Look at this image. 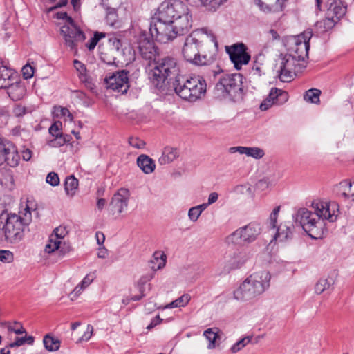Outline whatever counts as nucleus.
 I'll use <instances>...</instances> for the list:
<instances>
[{"instance_id":"obj_56","label":"nucleus","mask_w":354,"mask_h":354,"mask_svg":"<svg viewBox=\"0 0 354 354\" xmlns=\"http://www.w3.org/2000/svg\"><path fill=\"white\" fill-rule=\"evenodd\" d=\"M24 344H26L25 337H17L15 339V342L9 344L7 347L8 348H15V347L21 346L24 345Z\"/></svg>"},{"instance_id":"obj_50","label":"nucleus","mask_w":354,"mask_h":354,"mask_svg":"<svg viewBox=\"0 0 354 354\" xmlns=\"http://www.w3.org/2000/svg\"><path fill=\"white\" fill-rule=\"evenodd\" d=\"M62 126L61 122H54L49 128V133L53 137L59 136L62 133L60 131V127Z\"/></svg>"},{"instance_id":"obj_33","label":"nucleus","mask_w":354,"mask_h":354,"mask_svg":"<svg viewBox=\"0 0 354 354\" xmlns=\"http://www.w3.org/2000/svg\"><path fill=\"white\" fill-rule=\"evenodd\" d=\"M218 329L217 328H208L204 331L203 335L209 341V344L207 345L208 349H213L215 348V342L218 337Z\"/></svg>"},{"instance_id":"obj_41","label":"nucleus","mask_w":354,"mask_h":354,"mask_svg":"<svg viewBox=\"0 0 354 354\" xmlns=\"http://www.w3.org/2000/svg\"><path fill=\"white\" fill-rule=\"evenodd\" d=\"M54 113L57 117H67L70 121H73V116L69 110L66 107L60 106L54 107Z\"/></svg>"},{"instance_id":"obj_49","label":"nucleus","mask_w":354,"mask_h":354,"mask_svg":"<svg viewBox=\"0 0 354 354\" xmlns=\"http://www.w3.org/2000/svg\"><path fill=\"white\" fill-rule=\"evenodd\" d=\"M106 19L109 22H115L117 20V13L115 8L107 6Z\"/></svg>"},{"instance_id":"obj_26","label":"nucleus","mask_w":354,"mask_h":354,"mask_svg":"<svg viewBox=\"0 0 354 354\" xmlns=\"http://www.w3.org/2000/svg\"><path fill=\"white\" fill-rule=\"evenodd\" d=\"M179 156L178 151L176 148L171 147H165L162 152L161 156L158 159L160 165H167L172 162Z\"/></svg>"},{"instance_id":"obj_3","label":"nucleus","mask_w":354,"mask_h":354,"mask_svg":"<svg viewBox=\"0 0 354 354\" xmlns=\"http://www.w3.org/2000/svg\"><path fill=\"white\" fill-rule=\"evenodd\" d=\"M149 66L152 68L148 71L149 79L153 86L158 90L163 91L166 86V82L180 75L176 59L169 56L155 59Z\"/></svg>"},{"instance_id":"obj_46","label":"nucleus","mask_w":354,"mask_h":354,"mask_svg":"<svg viewBox=\"0 0 354 354\" xmlns=\"http://www.w3.org/2000/svg\"><path fill=\"white\" fill-rule=\"evenodd\" d=\"M54 138L48 141V145L52 147H59L66 144L65 138H62L61 136H53Z\"/></svg>"},{"instance_id":"obj_19","label":"nucleus","mask_w":354,"mask_h":354,"mask_svg":"<svg viewBox=\"0 0 354 354\" xmlns=\"http://www.w3.org/2000/svg\"><path fill=\"white\" fill-rule=\"evenodd\" d=\"M288 100V94L286 91L277 88H272L268 96L261 103L260 109L266 111L272 105H282Z\"/></svg>"},{"instance_id":"obj_39","label":"nucleus","mask_w":354,"mask_h":354,"mask_svg":"<svg viewBox=\"0 0 354 354\" xmlns=\"http://www.w3.org/2000/svg\"><path fill=\"white\" fill-rule=\"evenodd\" d=\"M247 260V256L245 252H239L234 253L233 261L232 263V269H236L243 265Z\"/></svg>"},{"instance_id":"obj_35","label":"nucleus","mask_w":354,"mask_h":354,"mask_svg":"<svg viewBox=\"0 0 354 354\" xmlns=\"http://www.w3.org/2000/svg\"><path fill=\"white\" fill-rule=\"evenodd\" d=\"M334 283L332 277L320 279L315 286V291L317 294H322L324 290L328 289Z\"/></svg>"},{"instance_id":"obj_2","label":"nucleus","mask_w":354,"mask_h":354,"mask_svg":"<svg viewBox=\"0 0 354 354\" xmlns=\"http://www.w3.org/2000/svg\"><path fill=\"white\" fill-rule=\"evenodd\" d=\"M337 207V204L335 202H313L314 212L306 208H301L293 216V219L312 239H321L325 229L324 219L331 222L335 221L337 217L335 214Z\"/></svg>"},{"instance_id":"obj_31","label":"nucleus","mask_w":354,"mask_h":354,"mask_svg":"<svg viewBox=\"0 0 354 354\" xmlns=\"http://www.w3.org/2000/svg\"><path fill=\"white\" fill-rule=\"evenodd\" d=\"M43 344L45 348L48 351H57L60 347V341L49 334H47L44 337Z\"/></svg>"},{"instance_id":"obj_55","label":"nucleus","mask_w":354,"mask_h":354,"mask_svg":"<svg viewBox=\"0 0 354 354\" xmlns=\"http://www.w3.org/2000/svg\"><path fill=\"white\" fill-rule=\"evenodd\" d=\"M15 325H19V328H15L12 326H8V329L10 332H14L17 335H21L23 333H26V330L23 328L20 323L15 322Z\"/></svg>"},{"instance_id":"obj_1","label":"nucleus","mask_w":354,"mask_h":354,"mask_svg":"<svg viewBox=\"0 0 354 354\" xmlns=\"http://www.w3.org/2000/svg\"><path fill=\"white\" fill-rule=\"evenodd\" d=\"M218 51V42L211 31L205 28L193 31L185 40L182 55L185 60L196 66H211L207 77H216L223 73L218 64H214Z\"/></svg>"},{"instance_id":"obj_8","label":"nucleus","mask_w":354,"mask_h":354,"mask_svg":"<svg viewBox=\"0 0 354 354\" xmlns=\"http://www.w3.org/2000/svg\"><path fill=\"white\" fill-rule=\"evenodd\" d=\"M306 67V62H301L291 54L282 56L276 64L279 80L283 82H289L297 73Z\"/></svg>"},{"instance_id":"obj_57","label":"nucleus","mask_w":354,"mask_h":354,"mask_svg":"<svg viewBox=\"0 0 354 354\" xmlns=\"http://www.w3.org/2000/svg\"><path fill=\"white\" fill-rule=\"evenodd\" d=\"M73 65L78 73H82L86 71L85 65L77 59L73 61Z\"/></svg>"},{"instance_id":"obj_10","label":"nucleus","mask_w":354,"mask_h":354,"mask_svg":"<svg viewBox=\"0 0 354 354\" xmlns=\"http://www.w3.org/2000/svg\"><path fill=\"white\" fill-rule=\"evenodd\" d=\"M6 217L2 228L6 239L11 243H18L24 237V231L28 223L15 214H7Z\"/></svg>"},{"instance_id":"obj_63","label":"nucleus","mask_w":354,"mask_h":354,"mask_svg":"<svg viewBox=\"0 0 354 354\" xmlns=\"http://www.w3.org/2000/svg\"><path fill=\"white\" fill-rule=\"evenodd\" d=\"M78 76L82 82L86 85H89L91 84L90 77L87 75L86 71L82 73H79Z\"/></svg>"},{"instance_id":"obj_64","label":"nucleus","mask_w":354,"mask_h":354,"mask_svg":"<svg viewBox=\"0 0 354 354\" xmlns=\"http://www.w3.org/2000/svg\"><path fill=\"white\" fill-rule=\"evenodd\" d=\"M67 3L68 0H61L55 6L48 8L47 12H53L55 11L57 8L65 6L67 4Z\"/></svg>"},{"instance_id":"obj_23","label":"nucleus","mask_w":354,"mask_h":354,"mask_svg":"<svg viewBox=\"0 0 354 354\" xmlns=\"http://www.w3.org/2000/svg\"><path fill=\"white\" fill-rule=\"evenodd\" d=\"M18 77L17 73L0 62V89L6 88L12 84V80Z\"/></svg>"},{"instance_id":"obj_45","label":"nucleus","mask_w":354,"mask_h":354,"mask_svg":"<svg viewBox=\"0 0 354 354\" xmlns=\"http://www.w3.org/2000/svg\"><path fill=\"white\" fill-rule=\"evenodd\" d=\"M35 69L30 64H26L21 69V73L24 79L28 80L33 77Z\"/></svg>"},{"instance_id":"obj_22","label":"nucleus","mask_w":354,"mask_h":354,"mask_svg":"<svg viewBox=\"0 0 354 354\" xmlns=\"http://www.w3.org/2000/svg\"><path fill=\"white\" fill-rule=\"evenodd\" d=\"M287 0H255L256 5L265 13L281 12Z\"/></svg>"},{"instance_id":"obj_9","label":"nucleus","mask_w":354,"mask_h":354,"mask_svg":"<svg viewBox=\"0 0 354 354\" xmlns=\"http://www.w3.org/2000/svg\"><path fill=\"white\" fill-rule=\"evenodd\" d=\"M174 24H149V30L152 36L162 43L173 40L178 35H183L189 32L187 24L185 26H174Z\"/></svg>"},{"instance_id":"obj_14","label":"nucleus","mask_w":354,"mask_h":354,"mask_svg":"<svg viewBox=\"0 0 354 354\" xmlns=\"http://www.w3.org/2000/svg\"><path fill=\"white\" fill-rule=\"evenodd\" d=\"M312 35L311 31H305L292 38L294 46L291 47L292 53L290 54L301 62H306L305 59L308 58L309 41Z\"/></svg>"},{"instance_id":"obj_37","label":"nucleus","mask_w":354,"mask_h":354,"mask_svg":"<svg viewBox=\"0 0 354 354\" xmlns=\"http://www.w3.org/2000/svg\"><path fill=\"white\" fill-rule=\"evenodd\" d=\"M191 297L188 294H184L177 299L167 305L165 308H174L186 306L189 301Z\"/></svg>"},{"instance_id":"obj_40","label":"nucleus","mask_w":354,"mask_h":354,"mask_svg":"<svg viewBox=\"0 0 354 354\" xmlns=\"http://www.w3.org/2000/svg\"><path fill=\"white\" fill-rule=\"evenodd\" d=\"M201 5L205 6L209 10H215L227 0H198Z\"/></svg>"},{"instance_id":"obj_44","label":"nucleus","mask_w":354,"mask_h":354,"mask_svg":"<svg viewBox=\"0 0 354 354\" xmlns=\"http://www.w3.org/2000/svg\"><path fill=\"white\" fill-rule=\"evenodd\" d=\"M13 254L12 252L6 250H0V261L3 263H10L13 261Z\"/></svg>"},{"instance_id":"obj_27","label":"nucleus","mask_w":354,"mask_h":354,"mask_svg":"<svg viewBox=\"0 0 354 354\" xmlns=\"http://www.w3.org/2000/svg\"><path fill=\"white\" fill-rule=\"evenodd\" d=\"M166 255L162 252H155L152 259L149 261V266L153 270H158L165 267L166 263Z\"/></svg>"},{"instance_id":"obj_34","label":"nucleus","mask_w":354,"mask_h":354,"mask_svg":"<svg viewBox=\"0 0 354 354\" xmlns=\"http://www.w3.org/2000/svg\"><path fill=\"white\" fill-rule=\"evenodd\" d=\"M321 95V91L317 88H310L306 91L304 94V99L307 102H310L313 104H319V96Z\"/></svg>"},{"instance_id":"obj_25","label":"nucleus","mask_w":354,"mask_h":354,"mask_svg":"<svg viewBox=\"0 0 354 354\" xmlns=\"http://www.w3.org/2000/svg\"><path fill=\"white\" fill-rule=\"evenodd\" d=\"M137 165L146 174H151L156 169L154 160L149 156L141 154L137 158Z\"/></svg>"},{"instance_id":"obj_17","label":"nucleus","mask_w":354,"mask_h":354,"mask_svg":"<svg viewBox=\"0 0 354 354\" xmlns=\"http://www.w3.org/2000/svg\"><path fill=\"white\" fill-rule=\"evenodd\" d=\"M19 160V155L15 146L10 142H0V165L6 163L10 167H16Z\"/></svg>"},{"instance_id":"obj_43","label":"nucleus","mask_w":354,"mask_h":354,"mask_svg":"<svg viewBox=\"0 0 354 354\" xmlns=\"http://www.w3.org/2000/svg\"><path fill=\"white\" fill-rule=\"evenodd\" d=\"M279 211H280V206H277V207H274V209H273V211L272 212V213L270 215L269 224L272 229H274L276 227V224H277L278 214L279 213Z\"/></svg>"},{"instance_id":"obj_29","label":"nucleus","mask_w":354,"mask_h":354,"mask_svg":"<svg viewBox=\"0 0 354 354\" xmlns=\"http://www.w3.org/2000/svg\"><path fill=\"white\" fill-rule=\"evenodd\" d=\"M61 241L58 240L53 236V235H51L49 239V243L46 245L45 247V251L48 253H51L54 252L55 250H59L62 254L66 253V252L70 251V247L67 246L66 248L64 247H62L61 245Z\"/></svg>"},{"instance_id":"obj_60","label":"nucleus","mask_w":354,"mask_h":354,"mask_svg":"<svg viewBox=\"0 0 354 354\" xmlns=\"http://www.w3.org/2000/svg\"><path fill=\"white\" fill-rule=\"evenodd\" d=\"M25 112L26 109L21 105H16L13 109L14 114L17 117L22 116L25 114Z\"/></svg>"},{"instance_id":"obj_16","label":"nucleus","mask_w":354,"mask_h":354,"mask_svg":"<svg viewBox=\"0 0 354 354\" xmlns=\"http://www.w3.org/2000/svg\"><path fill=\"white\" fill-rule=\"evenodd\" d=\"M105 82L107 88L122 94L127 93L129 88L128 73L124 71H118L106 77Z\"/></svg>"},{"instance_id":"obj_47","label":"nucleus","mask_w":354,"mask_h":354,"mask_svg":"<svg viewBox=\"0 0 354 354\" xmlns=\"http://www.w3.org/2000/svg\"><path fill=\"white\" fill-rule=\"evenodd\" d=\"M48 13L52 14L53 17L57 19L66 20V22H73V19L71 17L68 16L66 12H56L55 10L53 12Z\"/></svg>"},{"instance_id":"obj_20","label":"nucleus","mask_w":354,"mask_h":354,"mask_svg":"<svg viewBox=\"0 0 354 354\" xmlns=\"http://www.w3.org/2000/svg\"><path fill=\"white\" fill-rule=\"evenodd\" d=\"M138 50L141 57L147 60L157 59L158 49L154 43L145 37V35L140 37L138 41Z\"/></svg>"},{"instance_id":"obj_5","label":"nucleus","mask_w":354,"mask_h":354,"mask_svg":"<svg viewBox=\"0 0 354 354\" xmlns=\"http://www.w3.org/2000/svg\"><path fill=\"white\" fill-rule=\"evenodd\" d=\"M152 22L171 23L175 21L189 22L193 21L187 6L182 1H163L151 17Z\"/></svg>"},{"instance_id":"obj_21","label":"nucleus","mask_w":354,"mask_h":354,"mask_svg":"<svg viewBox=\"0 0 354 354\" xmlns=\"http://www.w3.org/2000/svg\"><path fill=\"white\" fill-rule=\"evenodd\" d=\"M327 4V18L332 22H338L345 15L346 8L341 6V2L337 0H328Z\"/></svg>"},{"instance_id":"obj_24","label":"nucleus","mask_w":354,"mask_h":354,"mask_svg":"<svg viewBox=\"0 0 354 354\" xmlns=\"http://www.w3.org/2000/svg\"><path fill=\"white\" fill-rule=\"evenodd\" d=\"M6 88L9 97L14 101L20 100L26 95V88L21 82L17 81V77L15 80H12V84Z\"/></svg>"},{"instance_id":"obj_11","label":"nucleus","mask_w":354,"mask_h":354,"mask_svg":"<svg viewBox=\"0 0 354 354\" xmlns=\"http://www.w3.org/2000/svg\"><path fill=\"white\" fill-rule=\"evenodd\" d=\"M261 234L260 225L250 223L239 227L227 237V243L233 244H246L254 241Z\"/></svg>"},{"instance_id":"obj_6","label":"nucleus","mask_w":354,"mask_h":354,"mask_svg":"<svg viewBox=\"0 0 354 354\" xmlns=\"http://www.w3.org/2000/svg\"><path fill=\"white\" fill-rule=\"evenodd\" d=\"M206 82L200 76L185 77L178 75L173 82L175 93L182 99L195 102L206 92Z\"/></svg>"},{"instance_id":"obj_28","label":"nucleus","mask_w":354,"mask_h":354,"mask_svg":"<svg viewBox=\"0 0 354 354\" xmlns=\"http://www.w3.org/2000/svg\"><path fill=\"white\" fill-rule=\"evenodd\" d=\"M292 226L281 224L277 228L274 239L279 241H285L291 239L292 236Z\"/></svg>"},{"instance_id":"obj_54","label":"nucleus","mask_w":354,"mask_h":354,"mask_svg":"<svg viewBox=\"0 0 354 354\" xmlns=\"http://www.w3.org/2000/svg\"><path fill=\"white\" fill-rule=\"evenodd\" d=\"M201 214V213L198 211L196 206L191 207L188 212V217L193 222L196 221Z\"/></svg>"},{"instance_id":"obj_51","label":"nucleus","mask_w":354,"mask_h":354,"mask_svg":"<svg viewBox=\"0 0 354 354\" xmlns=\"http://www.w3.org/2000/svg\"><path fill=\"white\" fill-rule=\"evenodd\" d=\"M128 142L131 146L136 149H142L145 145V142L138 138H129Z\"/></svg>"},{"instance_id":"obj_38","label":"nucleus","mask_w":354,"mask_h":354,"mask_svg":"<svg viewBox=\"0 0 354 354\" xmlns=\"http://www.w3.org/2000/svg\"><path fill=\"white\" fill-rule=\"evenodd\" d=\"M252 336H246L236 342L230 348L232 353H236L245 347L252 340Z\"/></svg>"},{"instance_id":"obj_48","label":"nucleus","mask_w":354,"mask_h":354,"mask_svg":"<svg viewBox=\"0 0 354 354\" xmlns=\"http://www.w3.org/2000/svg\"><path fill=\"white\" fill-rule=\"evenodd\" d=\"M46 181L52 186H57L59 183V178L56 173L50 172L46 176Z\"/></svg>"},{"instance_id":"obj_58","label":"nucleus","mask_w":354,"mask_h":354,"mask_svg":"<svg viewBox=\"0 0 354 354\" xmlns=\"http://www.w3.org/2000/svg\"><path fill=\"white\" fill-rule=\"evenodd\" d=\"M93 274H88L87 275L85 276V277L82 279V282L80 283V285L83 287V288H86L87 286H88L91 282L93 281Z\"/></svg>"},{"instance_id":"obj_62","label":"nucleus","mask_w":354,"mask_h":354,"mask_svg":"<svg viewBox=\"0 0 354 354\" xmlns=\"http://www.w3.org/2000/svg\"><path fill=\"white\" fill-rule=\"evenodd\" d=\"M246 149H247V147H242V146L232 147L230 148L229 151L230 153H232L238 152L240 154H246Z\"/></svg>"},{"instance_id":"obj_36","label":"nucleus","mask_w":354,"mask_h":354,"mask_svg":"<svg viewBox=\"0 0 354 354\" xmlns=\"http://www.w3.org/2000/svg\"><path fill=\"white\" fill-rule=\"evenodd\" d=\"M106 34L102 32L95 31L93 33V37H91L88 41L86 44V47L89 51L94 50L99 41L106 37Z\"/></svg>"},{"instance_id":"obj_32","label":"nucleus","mask_w":354,"mask_h":354,"mask_svg":"<svg viewBox=\"0 0 354 354\" xmlns=\"http://www.w3.org/2000/svg\"><path fill=\"white\" fill-rule=\"evenodd\" d=\"M78 187V180L73 176H68L64 182V189L68 196H73Z\"/></svg>"},{"instance_id":"obj_12","label":"nucleus","mask_w":354,"mask_h":354,"mask_svg":"<svg viewBox=\"0 0 354 354\" xmlns=\"http://www.w3.org/2000/svg\"><path fill=\"white\" fill-rule=\"evenodd\" d=\"M225 49L236 70H241L243 65L248 64L250 61L251 56L247 52L248 47L242 42L225 46Z\"/></svg>"},{"instance_id":"obj_18","label":"nucleus","mask_w":354,"mask_h":354,"mask_svg":"<svg viewBox=\"0 0 354 354\" xmlns=\"http://www.w3.org/2000/svg\"><path fill=\"white\" fill-rule=\"evenodd\" d=\"M130 198L129 189L121 188L113 196L109 204L110 209L113 214H121L124 212L128 207Z\"/></svg>"},{"instance_id":"obj_61","label":"nucleus","mask_w":354,"mask_h":354,"mask_svg":"<svg viewBox=\"0 0 354 354\" xmlns=\"http://www.w3.org/2000/svg\"><path fill=\"white\" fill-rule=\"evenodd\" d=\"M162 321V319H161L159 315H157L151 320V323L147 326V329L151 330L155 326L160 324Z\"/></svg>"},{"instance_id":"obj_13","label":"nucleus","mask_w":354,"mask_h":354,"mask_svg":"<svg viewBox=\"0 0 354 354\" xmlns=\"http://www.w3.org/2000/svg\"><path fill=\"white\" fill-rule=\"evenodd\" d=\"M61 34L64 39L65 44L71 50H77L78 43L83 42L86 38L77 24H64L61 27Z\"/></svg>"},{"instance_id":"obj_30","label":"nucleus","mask_w":354,"mask_h":354,"mask_svg":"<svg viewBox=\"0 0 354 354\" xmlns=\"http://www.w3.org/2000/svg\"><path fill=\"white\" fill-rule=\"evenodd\" d=\"M352 183L348 180L340 182L336 187L337 194L345 198H351Z\"/></svg>"},{"instance_id":"obj_15","label":"nucleus","mask_w":354,"mask_h":354,"mask_svg":"<svg viewBox=\"0 0 354 354\" xmlns=\"http://www.w3.org/2000/svg\"><path fill=\"white\" fill-rule=\"evenodd\" d=\"M109 43L114 51L113 60L107 62L109 64L115 63L116 57L126 62H131L135 59V50L129 43H123L116 37H110Z\"/></svg>"},{"instance_id":"obj_53","label":"nucleus","mask_w":354,"mask_h":354,"mask_svg":"<svg viewBox=\"0 0 354 354\" xmlns=\"http://www.w3.org/2000/svg\"><path fill=\"white\" fill-rule=\"evenodd\" d=\"M67 232H68L65 227L59 226L54 230V234L53 235V236H55V239L60 240L61 239H63L66 236Z\"/></svg>"},{"instance_id":"obj_4","label":"nucleus","mask_w":354,"mask_h":354,"mask_svg":"<svg viewBox=\"0 0 354 354\" xmlns=\"http://www.w3.org/2000/svg\"><path fill=\"white\" fill-rule=\"evenodd\" d=\"M270 274L266 270L250 274L234 292V297L247 301L263 294L270 286Z\"/></svg>"},{"instance_id":"obj_52","label":"nucleus","mask_w":354,"mask_h":354,"mask_svg":"<svg viewBox=\"0 0 354 354\" xmlns=\"http://www.w3.org/2000/svg\"><path fill=\"white\" fill-rule=\"evenodd\" d=\"M282 33L281 30L270 28L266 34L268 39L271 38L273 41L279 40L280 35Z\"/></svg>"},{"instance_id":"obj_59","label":"nucleus","mask_w":354,"mask_h":354,"mask_svg":"<svg viewBox=\"0 0 354 354\" xmlns=\"http://www.w3.org/2000/svg\"><path fill=\"white\" fill-rule=\"evenodd\" d=\"M93 330V326L91 325L88 324L87 326L86 331L84 332V333L82 335V337H81L80 340L88 341L92 335Z\"/></svg>"},{"instance_id":"obj_7","label":"nucleus","mask_w":354,"mask_h":354,"mask_svg":"<svg viewBox=\"0 0 354 354\" xmlns=\"http://www.w3.org/2000/svg\"><path fill=\"white\" fill-rule=\"evenodd\" d=\"M215 89L219 96L240 97L243 91L242 76L240 74H223L216 84Z\"/></svg>"},{"instance_id":"obj_42","label":"nucleus","mask_w":354,"mask_h":354,"mask_svg":"<svg viewBox=\"0 0 354 354\" xmlns=\"http://www.w3.org/2000/svg\"><path fill=\"white\" fill-rule=\"evenodd\" d=\"M245 155L249 157H252L254 158L259 159L264 156V151L263 149L259 147H247Z\"/></svg>"}]
</instances>
